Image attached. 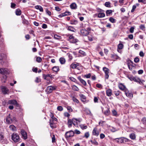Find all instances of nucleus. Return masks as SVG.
I'll return each instance as SVG.
<instances>
[{"mask_svg":"<svg viewBox=\"0 0 146 146\" xmlns=\"http://www.w3.org/2000/svg\"><path fill=\"white\" fill-rule=\"evenodd\" d=\"M136 8V6H135V5H133V6L132 8L131 11V12H132V13L135 10Z\"/></svg>","mask_w":146,"mask_h":146,"instance_id":"nucleus-58","label":"nucleus"},{"mask_svg":"<svg viewBox=\"0 0 146 146\" xmlns=\"http://www.w3.org/2000/svg\"><path fill=\"white\" fill-rule=\"evenodd\" d=\"M6 121L8 124H11L13 123H15L17 122L16 118L14 117H12L10 114L7 115L6 118Z\"/></svg>","mask_w":146,"mask_h":146,"instance_id":"nucleus-1","label":"nucleus"},{"mask_svg":"<svg viewBox=\"0 0 146 146\" xmlns=\"http://www.w3.org/2000/svg\"><path fill=\"white\" fill-rule=\"evenodd\" d=\"M79 52L81 54L85 56L86 55V53L84 52L81 50H79Z\"/></svg>","mask_w":146,"mask_h":146,"instance_id":"nucleus-52","label":"nucleus"},{"mask_svg":"<svg viewBox=\"0 0 146 146\" xmlns=\"http://www.w3.org/2000/svg\"><path fill=\"white\" fill-rule=\"evenodd\" d=\"M67 108L68 110L69 111L72 112L73 111L72 109L70 106H68L67 107Z\"/></svg>","mask_w":146,"mask_h":146,"instance_id":"nucleus-60","label":"nucleus"},{"mask_svg":"<svg viewBox=\"0 0 146 146\" xmlns=\"http://www.w3.org/2000/svg\"><path fill=\"white\" fill-rule=\"evenodd\" d=\"M105 5L107 7H110V3L109 2H106L105 3Z\"/></svg>","mask_w":146,"mask_h":146,"instance_id":"nucleus-36","label":"nucleus"},{"mask_svg":"<svg viewBox=\"0 0 146 146\" xmlns=\"http://www.w3.org/2000/svg\"><path fill=\"white\" fill-rule=\"evenodd\" d=\"M103 70L105 73V78L106 79H108L109 77V70L106 67H104L103 68Z\"/></svg>","mask_w":146,"mask_h":146,"instance_id":"nucleus-6","label":"nucleus"},{"mask_svg":"<svg viewBox=\"0 0 146 146\" xmlns=\"http://www.w3.org/2000/svg\"><path fill=\"white\" fill-rule=\"evenodd\" d=\"M81 35L82 36H86L87 35L89 32L88 31L85 29H82L80 31Z\"/></svg>","mask_w":146,"mask_h":146,"instance_id":"nucleus-14","label":"nucleus"},{"mask_svg":"<svg viewBox=\"0 0 146 146\" xmlns=\"http://www.w3.org/2000/svg\"><path fill=\"white\" fill-rule=\"evenodd\" d=\"M112 113L113 115L116 116L117 114V112L115 110H113L112 111Z\"/></svg>","mask_w":146,"mask_h":146,"instance_id":"nucleus-55","label":"nucleus"},{"mask_svg":"<svg viewBox=\"0 0 146 146\" xmlns=\"http://www.w3.org/2000/svg\"><path fill=\"white\" fill-rule=\"evenodd\" d=\"M78 79L84 86H86L87 85L86 81L82 79L80 76H78Z\"/></svg>","mask_w":146,"mask_h":146,"instance_id":"nucleus-13","label":"nucleus"},{"mask_svg":"<svg viewBox=\"0 0 146 146\" xmlns=\"http://www.w3.org/2000/svg\"><path fill=\"white\" fill-rule=\"evenodd\" d=\"M12 140L15 142H17L19 141L20 139L19 135L16 133H13L11 135Z\"/></svg>","mask_w":146,"mask_h":146,"instance_id":"nucleus-2","label":"nucleus"},{"mask_svg":"<svg viewBox=\"0 0 146 146\" xmlns=\"http://www.w3.org/2000/svg\"><path fill=\"white\" fill-rule=\"evenodd\" d=\"M8 73L7 69L6 68H0V74L2 75H5Z\"/></svg>","mask_w":146,"mask_h":146,"instance_id":"nucleus-9","label":"nucleus"},{"mask_svg":"<svg viewBox=\"0 0 146 146\" xmlns=\"http://www.w3.org/2000/svg\"><path fill=\"white\" fill-rule=\"evenodd\" d=\"M97 12H99V13H101L104 12V10H102L101 9H100L99 8H97Z\"/></svg>","mask_w":146,"mask_h":146,"instance_id":"nucleus-43","label":"nucleus"},{"mask_svg":"<svg viewBox=\"0 0 146 146\" xmlns=\"http://www.w3.org/2000/svg\"><path fill=\"white\" fill-rule=\"evenodd\" d=\"M109 21L112 23H114L115 22V20L112 17H110L109 19Z\"/></svg>","mask_w":146,"mask_h":146,"instance_id":"nucleus-32","label":"nucleus"},{"mask_svg":"<svg viewBox=\"0 0 146 146\" xmlns=\"http://www.w3.org/2000/svg\"><path fill=\"white\" fill-rule=\"evenodd\" d=\"M139 61V58L138 57H136L134 59V61L136 63L138 62Z\"/></svg>","mask_w":146,"mask_h":146,"instance_id":"nucleus-56","label":"nucleus"},{"mask_svg":"<svg viewBox=\"0 0 146 146\" xmlns=\"http://www.w3.org/2000/svg\"><path fill=\"white\" fill-rule=\"evenodd\" d=\"M134 28L133 27H131L129 30V31L131 33H132L133 32Z\"/></svg>","mask_w":146,"mask_h":146,"instance_id":"nucleus-63","label":"nucleus"},{"mask_svg":"<svg viewBox=\"0 0 146 146\" xmlns=\"http://www.w3.org/2000/svg\"><path fill=\"white\" fill-rule=\"evenodd\" d=\"M65 16H65V15L64 13H61L60 15H58V17H59V18H60L62 17H64Z\"/></svg>","mask_w":146,"mask_h":146,"instance_id":"nucleus-61","label":"nucleus"},{"mask_svg":"<svg viewBox=\"0 0 146 146\" xmlns=\"http://www.w3.org/2000/svg\"><path fill=\"white\" fill-rule=\"evenodd\" d=\"M99 134V131L98 130L96 127L94 128L92 131V134L96 136H98Z\"/></svg>","mask_w":146,"mask_h":146,"instance_id":"nucleus-11","label":"nucleus"},{"mask_svg":"<svg viewBox=\"0 0 146 146\" xmlns=\"http://www.w3.org/2000/svg\"><path fill=\"white\" fill-rule=\"evenodd\" d=\"M86 113L87 115H88L91 116H92V114L91 113V111L89 110H86Z\"/></svg>","mask_w":146,"mask_h":146,"instance_id":"nucleus-31","label":"nucleus"},{"mask_svg":"<svg viewBox=\"0 0 146 146\" xmlns=\"http://www.w3.org/2000/svg\"><path fill=\"white\" fill-rule=\"evenodd\" d=\"M52 141L53 143L55 141V137L54 135H52Z\"/></svg>","mask_w":146,"mask_h":146,"instance_id":"nucleus-59","label":"nucleus"},{"mask_svg":"<svg viewBox=\"0 0 146 146\" xmlns=\"http://www.w3.org/2000/svg\"><path fill=\"white\" fill-rule=\"evenodd\" d=\"M52 69L55 72H58L59 70V67L57 66H54L53 67Z\"/></svg>","mask_w":146,"mask_h":146,"instance_id":"nucleus-27","label":"nucleus"},{"mask_svg":"<svg viewBox=\"0 0 146 146\" xmlns=\"http://www.w3.org/2000/svg\"><path fill=\"white\" fill-rule=\"evenodd\" d=\"M72 99L74 102L77 103H78L79 101L74 96L72 97Z\"/></svg>","mask_w":146,"mask_h":146,"instance_id":"nucleus-34","label":"nucleus"},{"mask_svg":"<svg viewBox=\"0 0 146 146\" xmlns=\"http://www.w3.org/2000/svg\"><path fill=\"white\" fill-rule=\"evenodd\" d=\"M91 76V74L90 73H89L88 74L84 75V77L85 78H90Z\"/></svg>","mask_w":146,"mask_h":146,"instance_id":"nucleus-33","label":"nucleus"},{"mask_svg":"<svg viewBox=\"0 0 146 146\" xmlns=\"http://www.w3.org/2000/svg\"><path fill=\"white\" fill-rule=\"evenodd\" d=\"M80 127L82 129H86L87 128V126L86 125H80Z\"/></svg>","mask_w":146,"mask_h":146,"instance_id":"nucleus-48","label":"nucleus"},{"mask_svg":"<svg viewBox=\"0 0 146 146\" xmlns=\"http://www.w3.org/2000/svg\"><path fill=\"white\" fill-rule=\"evenodd\" d=\"M57 110L59 111H62L63 110L62 107L61 106H59L57 107Z\"/></svg>","mask_w":146,"mask_h":146,"instance_id":"nucleus-45","label":"nucleus"},{"mask_svg":"<svg viewBox=\"0 0 146 146\" xmlns=\"http://www.w3.org/2000/svg\"><path fill=\"white\" fill-rule=\"evenodd\" d=\"M104 114L106 115H108L110 114V110L109 109H107L104 112Z\"/></svg>","mask_w":146,"mask_h":146,"instance_id":"nucleus-38","label":"nucleus"},{"mask_svg":"<svg viewBox=\"0 0 146 146\" xmlns=\"http://www.w3.org/2000/svg\"><path fill=\"white\" fill-rule=\"evenodd\" d=\"M72 89L74 91H79V88L75 85H74L72 86Z\"/></svg>","mask_w":146,"mask_h":146,"instance_id":"nucleus-26","label":"nucleus"},{"mask_svg":"<svg viewBox=\"0 0 146 146\" xmlns=\"http://www.w3.org/2000/svg\"><path fill=\"white\" fill-rule=\"evenodd\" d=\"M71 8L72 9H76L77 8L76 4L74 3H72L70 5Z\"/></svg>","mask_w":146,"mask_h":146,"instance_id":"nucleus-19","label":"nucleus"},{"mask_svg":"<svg viewBox=\"0 0 146 146\" xmlns=\"http://www.w3.org/2000/svg\"><path fill=\"white\" fill-rule=\"evenodd\" d=\"M78 65L77 64L72 63L70 65V67L73 69H74Z\"/></svg>","mask_w":146,"mask_h":146,"instance_id":"nucleus-30","label":"nucleus"},{"mask_svg":"<svg viewBox=\"0 0 146 146\" xmlns=\"http://www.w3.org/2000/svg\"><path fill=\"white\" fill-rule=\"evenodd\" d=\"M22 23L24 24L27 25L29 23V22L26 20L24 19L23 20Z\"/></svg>","mask_w":146,"mask_h":146,"instance_id":"nucleus-40","label":"nucleus"},{"mask_svg":"<svg viewBox=\"0 0 146 146\" xmlns=\"http://www.w3.org/2000/svg\"><path fill=\"white\" fill-rule=\"evenodd\" d=\"M35 7L36 9L39 10L40 11L42 12L43 11L42 7L40 5L36 6Z\"/></svg>","mask_w":146,"mask_h":146,"instance_id":"nucleus-22","label":"nucleus"},{"mask_svg":"<svg viewBox=\"0 0 146 146\" xmlns=\"http://www.w3.org/2000/svg\"><path fill=\"white\" fill-rule=\"evenodd\" d=\"M21 134L24 139H26L27 138V133L23 129L21 130Z\"/></svg>","mask_w":146,"mask_h":146,"instance_id":"nucleus-10","label":"nucleus"},{"mask_svg":"<svg viewBox=\"0 0 146 146\" xmlns=\"http://www.w3.org/2000/svg\"><path fill=\"white\" fill-rule=\"evenodd\" d=\"M73 124L75 126H76V119H72Z\"/></svg>","mask_w":146,"mask_h":146,"instance_id":"nucleus-51","label":"nucleus"},{"mask_svg":"<svg viewBox=\"0 0 146 146\" xmlns=\"http://www.w3.org/2000/svg\"><path fill=\"white\" fill-rule=\"evenodd\" d=\"M57 86H49L46 88V91L47 93H50L53 90H55L57 88Z\"/></svg>","mask_w":146,"mask_h":146,"instance_id":"nucleus-4","label":"nucleus"},{"mask_svg":"<svg viewBox=\"0 0 146 146\" xmlns=\"http://www.w3.org/2000/svg\"><path fill=\"white\" fill-rule=\"evenodd\" d=\"M142 121L144 124H146V117H144L142 119Z\"/></svg>","mask_w":146,"mask_h":146,"instance_id":"nucleus-53","label":"nucleus"},{"mask_svg":"<svg viewBox=\"0 0 146 146\" xmlns=\"http://www.w3.org/2000/svg\"><path fill=\"white\" fill-rule=\"evenodd\" d=\"M128 67L129 69L130 70H132L133 66L131 65H129L128 64Z\"/></svg>","mask_w":146,"mask_h":146,"instance_id":"nucleus-64","label":"nucleus"},{"mask_svg":"<svg viewBox=\"0 0 146 146\" xmlns=\"http://www.w3.org/2000/svg\"><path fill=\"white\" fill-rule=\"evenodd\" d=\"M118 48L119 49H122L123 48V45L122 44H119L118 46Z\"/></svg>","mask_w":146,"mask_h":146,"instance_id":"nucleus-47","label":"nucleus"},{"mask_svg":"<svg viewBox=\"0 0 146 146\" xmlns=\"http://www.w3.org/2000/svg\"><path fill=\"white\" fill-rule=\"evenodd\" d=\"M113 11L111 10H107L106 11V15L107 16H109L112 13Z\"/></svg>","mask_w":146,"mask_h":146,"instance_id":"nucleus-25","label":"nucleus"},{"mask_svg":"<svg viewBox=\"0 0 146 146\" xmlns=\"http://www.w3.org/2000/svg\"><path fill=\"white\" fill-rule=\"evenodd\" d=\"M138 80V82H137L139 83L140 84H143V82H145V81L144 80H142L141 81L139 78Z\"/></svg>","mask_w":146,"mask_h":146,"instance_id":"nucleus-41","label":"nucleus"},{"mask_svg":"<svg viewBox=\"0 0 146 146\" xmlns=\"http://www.w3.org/2000/svg\"><path fill=\"white\" fill-rule=\"evenodd\" d=\"M42 60L41 58L40 57H38L36 58V61L38 62H40Z\"/></svg>","mask_w":146,"mask_h":146,"instance_id":"nucleus-46","label":"nucleus"},{"mask_svg":"<svg viewBox=\"0 0 146 146\" xmlns=\"http://www.w3.org/2000/svg\"><path fill=\"white\" fill-rule=\"evenodd\" d=\"M67 29L68 30L70 31H71L74 32V28L72 27H68L67 28Z\"/></svg>","mask_w":146,"mask_h":146,"instance_id":"nucleus-37","label":"nucleus"},{"mask_svg":"<svg viewBox=\"0 0 146 146\" xmlns=\"http://www.w3.org/2000/svg\"><path fill=\"white\" fill-rule=\"evenodd\" d=\"M78 41V40L74 38V39H71L70 42L72 43H75Z\"/></svg>","mask_w":146,"mask_h":146,"instance_id":"nucleus-28","label":"nucleus"},{"mask_svg":"<svg viewBox=\"0 0 146 146\" xmlns=\"http://www.w3.org/2000/svg\"><path fill=\"white\" fill-rule=\"evenodd\" d=\"M1 90L4 94H8L9 92V90L5 86H1Z\"/></svg>","mask_w":146,"mask_h":146,"instance_id":"nucleus-7","label":"nucleus"},{"mask_svg":"<svg viewBox=\"0 0 146 146\" xmlns=\"http://www.w3.org/2000/svg\"><path fill=\"white\" fill-rule=\"evenodd\" d=\"M46 13L49 16H50L51 15V12L48 9H46Z\"/></svg>","mask_w":146,"mask_h":146,"instance_id":"nucleus-54","label":"nucleus"},{"mask_svg":"<svg viewBox=\"0 0 146 146\" xmlns=\"http://www.w3.org/2000/svg\"><path fill=\"white\" fill-rule=\"evenodd\" d=\"M10 129L13 131H15L17 130L16 127L13 125H10L9 127Z\"/></svg>","mask_w":146,"mask_h":146,"instance_id":"nucleus-17","label":"nucleus"},{"mask_svg":"<svg viewBox=\"0 0 146 146\" xmlns=\"http://www.w3.org/2000/svg\"><path fill=\"white\" fill-rule=\"evenodd\" d=\"M60 62L61 64H64L65 62V60L64 58H60L59 59Z\"/></svg>","mask_w":146,"mask_h":146,"instance_id":"nucleus-23","label":"nucleus"},{"mask_svg":"<svg viewBox=\"0 0 146 146\" xmlns=\"http://www.w3.org/2000/svg\"><path fill=\"white\" fill-rule=\"evenodd\" d=\"M119 87L121 90L123 91L124 92L127 90L125 86L122 83L119 84Z\"/></svg>","mask_w":146,"mask_h":146,"instance_id":"nucleus-12","label":"nucleus"},{"mask_svg":"<svg viewBox=\"0 0 146 146\" xmlns=\"http://www.w3.org/2000/svg\"><path fill=\"white\" fill-rule=\"evenodd\" d=\"M127 77L131 81H133L137 82H138V80L139 78L136 77H134L133 76H128Z\"/></svg>","mask_w":146,"mask_h":146,"instance_id":"nucleus-8","label":"nucleus"},{"mask_svg":"<svg viewBox=\"0 0 146 146\" xmlns=\"http://www.w3.org/2000/svg\"><path fill=\"white\" fill-rule=\"evenodd\" d=\"M91 142L92 144L95 145H98V143L95 140H94V141H91Z\"/></svg>","mask_w":146,"mask_h":146,"instance_id":"nucleus-44","label":"nucleus"},{"mask_svg":"<svg viewBox=\"0 0 146 146\" xmlns=\"http://www.w3.org/2000/svg\"><path fill=\"white\" fill-rule=\"evenodd\" d=\"M112 57L114 59L116 60L120 59V58L116 55H113L112 56Z\"/></svg>","mask_w":146,"mask_h":146,"instance_id":"nucleus-35","label":"nucleus"},{"mask_svg":"<svg viewBox=\"0 0 146 146\" xmlns=\"http://www.w3.org/2000/svg\"><path fill=\"white\" fill-rule=\"evenodd\" d=\"M103 12L101 13H99L98 14V17L99 18H102L104 17L105 16V14Z\"/></svg>","mask_w":146,"mask_h":146,"instance_id":"nucleus-20","label":"nucleus"},{"mask_svg":"<svg viewBox=\"0 0 146 146\" xmlns=\"http://www.w3.org/2000/svg\"><path fill=\"white\" fill-rule=\"evenodd\" d=\"M90 136V134L89 132H86L84 134V136L83 137H85L86 138H88Z\"/></svg>","mask_w":146,"mask_h":146,"instance_id":"nucleus-42","label":"nucleus"},{"mask_svg":"<svg viewBox=\"0 0 146 146\" xmlns=\"http://www.w3.org/2000/svg\"><path fill=\"white\" fill-rule=\"evenodd\" d=\"M8 103L9 104L17 105L18 104L17 101L16 100H10L8 101Z\"/></svg>","mask_w":146,"mask_h":146,"instance_id":"nucleus-15","label":"nucleus"},{"mask_svg":"<svg viewBox=\"0 0 146 146\" xmlns=\"http://www.w3.org/2000/svg\"><path fill=\"white\" fill-rule=\"evenodd\" d=\"M70 79L71 80L74 82H76V79L72 77H70Z\"/></svg>","mask_w":146,"mask_h":146,"instance_id":"nucleus-57","label":"nucleus"},{"mask_svg":"<svg viewBox=\"0 0 146 146\" xmlns=\"http://www.w3.org/2000/svg\"><path fill=\"white\" fill-rule=\"evenodd\" d=\"M50 127L52 128H53L54 127H55V125H54L51 122V120L50 119Z\"/></svg>","mask_w":146,"mask_h":146,"instance_id":"nucleus-50","label":"nucleus"},{"mask_svg":"<svg viewBox=\"0 0 146 146\" xmlns=\"http://www.w3.org/2000/svg\"><path fill=\"white\" fill-rule=\"evenodd\" d=\"M54 37L55 39H61V37L57 35H54Z\"/></svg>","mask_w":146,"mask_h":146,"instance_id":"nucleus-39","label":"nucleus"},{"mask_svg":"<svg viewBox=\"0 0 146 146\" xmlns=\"http://www.w3.org/2000/svg\"><path fill=\"white\" fill-rule=\"evenodd\" d=\"M73 124L72 119H68V125L69 127H71L72 124Z\"/></svg>","mask_w":146,"mask_h":146,"instance_id":"nucleus-21","label":"nucleus"},{"mask_svg":"<svg viewBox=\"0 0 146 146\" xmlns=\"http://www.w3.org/2000/svg\"><path fill=\"white\" fill-rule=\"evenodd\" d=\"M15 14L17 15H20L21 14V10L18 9L15 11Z\"/></svg>","mask_w":146,"mask_h":146,"instance_id":"nucleus-24","label":"nucleus"},{"mask_svg":"<svg viewBox=\"0 0 146 146\" xmlns=\"http://www.w3.org/2000/svg\"><path fill=\"white\" fill-rule=\"evenodd\" d=\"M74 135V132L72 130H70L66 132L65 134V136L66 138H68L70 137H73Z\"/></svg>","mask_w":146,"mask_h":146,"instance_id":"nucleus-5","label":"nucleus"},{"mask_svg":"<svg viewBox=\"0 0 146 146\" xmlns=\"http://www.w3.org/2000/svg\"><path fill=\"white\" fill-rule=\"evenodd\" d=\"M125 92V95L127 97L129 98L133 97V94L131 93H129V91L128 89Z\"/></svg>","mask_w":146,"mask_h":146,"instance_id":"nucleus-16","label":"nucleus"},{"mask_svg":"<svg viewBox=\"0 0 146 146\" xmlns=\"http://www.w3.org/2000/svg\"><path fill=\"white\" fill-rule=\"evenodd\" d=\"M65 16L70 15L71 13L70 12L68 11H66L64 13Z\"/></svg>","mask_w":146,"mask_h":146,"instance_id":"nucleus-62","label":"nucleus"},{"mask_svg":"<svg viewBox=\"0 0 146 146\" xmlns=\"http://www.w3.org/2000/svg\"><path fill=\"white\" fill-rule=\"evenodd\" d=\"M114 139L116 142L119 143H124L128 142V139L125 137L117 138L115 139Z\"/></svg>","mask_w":146,"mask_h":146,"instance_id":"nucleus-3","label":"nucleus"},{"mask_svg":"<svg viewBox=\"0 0 146 146\" xmlns=\"http://www.w3.org/2000/svg\"><path fill=\"white\" fill-rule=\"evenodd\" d=\"M106 95L108 96H111L112 94V91L110 89H108L106 91Z\"/></svg>","mask_w":146,"mask_h":146,"instance_id":"nucleus-18","label":"nucleus"},{"mask_svg":"<svg viewBox=\"0 0 146 146\" xmlns=\"http://www.w3.org/2000/svg\"><path fill=\"white\" fill-rule=\"evenodd\" d=\"M130 138L132 139H134L135 138V135L134 133L131 134L129 135Z\"/></svg>","mask_w":146,"mask_h":146,"instance_id":"nucleus-29","label":"nucleus"},{"mask_svg":"<svg viewBox=\"0 0 146 146\" xmlns=\"http://www.w3.org/2000/svg\"><path fill=\"white\" fill-rule=\"evenodd\" d=\"M140 28L143 30H145V25H141L140 26Z\"/></svg>","mask_w":146,"mask_h":146,"instance_id":"nucleus-49","label":"nucleus"}]
</instances>
